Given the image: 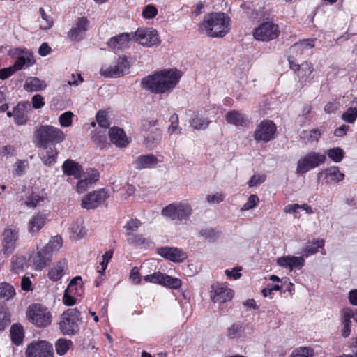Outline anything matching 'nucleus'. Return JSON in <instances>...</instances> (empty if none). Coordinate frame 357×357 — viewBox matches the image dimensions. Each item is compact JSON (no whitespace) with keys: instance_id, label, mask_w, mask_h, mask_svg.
<instances>
[{"instance_id":"obj_1","label":"nucleus","mask_w":357,"mask_h":357,"mask_svg":"<svg viewBox=\"0 0 357 357\" xmlns=\"http://www.w3.org/2000/svg\"><path fill=\"white\" fill-rule=\"evenodd\" d=\"M181 77V73L176 69L163 70L144 77L143 87L151 93L162 94L169 93L175 88Z\"/></svg>"},{"instance_id":"obj_2","label":"nucleus","mask_w":357,"mask_h":357,"mask_svg":"<svg viewBox=\"0 0 357 357\" xmlns=\"http://www.w3.org/2000/svg\"><path fill=\"white\" fill-rule=\"evenodd\" d=\"M230 19L223 13H212L200 24L202 31L210 37L221 38L229 31Z\"/></svg>"},{"instance_id":"obj_3","label":"nucleus","mask_w":357,"mask_h":357,"mask_svg":"<svg viewBox=\"0 0 357 357\" xmlns=\"http://www.w3.org/2000/svg\"><path fill=\"white\" fill-rule=\"evenodd\" d=\"M65 134L59 128L50 125H40L33 132V140L36 147L47 149L48 145H56L63 142Z\"/></svg>"},{"instance_id":"obj_4","label":"nucleus","mask_w":357,"mask_h":357,"mask_svg":"<svg viewBox=\"0 0 357 357\" xmlns=\"http://www.w3.org/2000/svg\"><path fill=\"white\" fill-rule=\"evenodd\" d=\"M80 321L79 311L75 308L68 309L61 316L59 329L63 335H75L79 331Z\"/></svg>"},{"instance_id":"obj_5","label":"nucleus","mask_w":357,"mask_h":357,"mask_svg":"<svg viewBox=\"0 0 357 357\" xmlns=\"http://www.w3.org/2000/svg\"><path fill=\"white\" fill-rule=\"evenodd\" d=\"M326 157L319 152L310 151L301 157L297 162L296 174L303 175L310 169L324 164Z\"/></svg>"},{"instance_id":"obj_6","label":"nucleus","mask_w":357,"mask_h":357,"mask_svg":"<svg viewBox=\"0 0 357 357\" xmlns=\"http://www.w3.org/2000/svg\"><path fill=\"white\" fill-rule=\"evenodd\" d=\"M130 63L126 56L119 57L110 65H104L100 70V73L105 77H120L128 74Z\"/></svg>"},{"instance_id":"obj_7","label":"nucleus","mask_w":357,"mask_h":357,"mask_svg":"<svg viewBox=\"0 0 357 357\" xmlns=\"http://www.w3.org/2000/svg\"><path fill=\"white\" fill-rule=\"evenodd\" d=\"M27 314L31 321L37 327H47L52 322L50 312L40 304H33L29 306Z\"/></svg>"},{"instance_id":"obj_8","label":"nucleus","mask_w":357,"mask_h":357,"mask_svg":"<svg viewBox=\"0 0 357 357\" xmlns=\"http://www.w3.org/2000/svg\"><path fill=\"white\" fill-rule=\"evenodd\" d=\"M192 212V207L187 203L169 204L162 211V215L171 220H182L188 218Z\"/></svg>"},{"instance_id":"obj_9","label":"nucleus","mask_w":357,"mask_h":357,"mask_svg":"<svg viewBox=\"0 0 357 357\" xmlns=\"http://www.w3.org/2000/svg\"><path fill=\"white\" fill-rule=\"evenodd\" d=\"M131 35L134 41L144 47L158 45L160 43L157 31L153 28H138Z\"/></svg>"},{"instance_id":"obj_10","label":"nucleus","mask_w":357,"mask_h":357,"mask_svg":"<svg viewBox=\"0 0 357 357\" xmlns=\"http://www.w3.org/2000/svg\"><path fill=\"white\" fill-rule=\"evenodd\" d=\"M10 55L16 59L13 66L17 71L28 68L35 63L33 54L29 50L14 48L10 51Z\"/></svg>"},{"instance_id":"obj_11","label":"nucleus","mask_w":357,"mask_h":357,"mask_svg":"<svg viewBox=\"0 0 357 357\" xmlns=\"http://www.w3.org/2000/svg\"><path fill=\"white\" fill-rule=\"evenodd\" d=\"M253 36L257 40L268 41L279 36L278 26L273 22H266L255 28Z\"/></svg>"},{"instance_id":"obj_12","label":"nucleus","mask_w":357,"mask_h":357,"mask_svg":"<svg viewBox=\"0 0 357 357\" xmlns=\"http://www.w3.org/2000/svg\"><path fill=\"white\" fill-rule=\"evenodd\" d=\"M26 357H54L52 345L46 341L29 344L26 350Z\"/></svg>"},{"instance_id":"obj_13","label":"nucleus","mask_w":357,"mask_h":357,"mask_svg":"<svg viewBox=\"0 0 357 357\" xmlns=\"http://www.w3.org/2000/svg\"><path fill=\"white\" fill-rule=\"evenodd\" d=\"M276 132V126L271 120H264L257 126L254 133L256 141L268 142L271 141Z\"/></svg>"},{"instance_id":"obj_14","label":"nucleus","mask_w":357,"mask_h":357,"mask_svg":"<svg viewBox=\"0 0 357 357\" xmlns=\"http://www.w3.org/2000/svg\"><path fill=\"white\" fill-rule=\"evenodd\" d=\"M109 194L105 188L95 190L82 199V206L86 209H93L102 204L108 197Z\"/></svg>"},{"instance_id":"obj_15","label":"nucleus","mask_w":357,"mask_h":357,"mask_svg":"<svg viewBox=\"0 0 357 357\" xmlns=\"http://www.w3.org/2000/svg\"><path fill=\"white\" fill-rule=\"evenodd\" d=\"M233 291L225 284H214L211 287L210 298L213 303H223L233 298Z\"/></svg>"},{"instance_id":"obj_16","label":"nucleus","mask_w":357,"mask_h":357,"mask_svg":"<svg viewBox=\"0 0 357 357\" xmlns=\"http://www.w3.org/2000/svg\"><path fill=\"white\" fill-rule=\"evenodd\" d=\"M89 25V21L87 17H79L76 21L75 26L72 27L68 32V38L71 41L81 40L84 37Z\"/></svg>"},{"instance_id":"obj_17","label":"nucleus","mask_w":357,"mask_h":357,"mask_svg":"<svg viewBox=\"0 0 357 357\" xmlns=\"http://www.w3.org/2000/svg\"><path fill=\"white\" fill-rule=\"evenodd\" d=\"M290 68L294 71H297V76L301 82H306L312 79L311 75L314 70L313 66L310 63L305 62L301 65L295 63L291 58L288 59Z\"/></svg>"},{"instance_id":"obj_18","label":"nucleus","mask_w":357,"mask_h":357,"mask_svg":"<svg viewBox=\"0 0 357 357\" xmlns=\"http://www.w3.org/2000/svg\"><path fill=\"white\" fill-rule=\"evenodd\" d=\"M31 109L29 102H19L13 109V117L16 124L24 125L29 119V112Z\"/></svg>"},{"instance_id":"obj_19","label":"nucleus","mask_w":357,"mask_h":357,"mask_svg":"<svg viewBox=\"0 0 357 357\" xmlns=\"http://www.w3.org/2000/svg\"><path fill=\"white\" fill-rule=\"evenodd\" d=\"M158 253L161 257L176 263L181 262L187 257L186 254L177 248L162 247L158 249Z\"/></svg>"},{"instance_id":"obj_20","label":"nucleus","mask_w":357,"mask_h":357,"mask_svg":"<svg viewBox=\"0 0 357 357\" xmlns=\"http://www.w3.org/2000/svg\"><path fill=\"white\" fill-rule=\"evenodd\" d=\"M18 229L15 227H8L5 229L3 236V250L5 252H11L14 245L18 239Z\"/></svg>"},{"instance_id":"obj_21","label":"nucleus","mask_w":357,"mask_h":357,"mask_svg":"<svg viewBox=\"0 0 357 357\" xmlns=\"http://www.w3.org/2000/svg\"><path fill=\"white\" fill-rule=\"evenodd\" d=\"M277 264L282 267L292 271L294 268L301 269L305 265L303 257L283 256L278 258Z\"/></svg>"},{"instance_id":"obj_22","label":"nucleus","mask_w":357,"mask_h":357,"mask_svg":"<svg viewBox=\"0 0 357 357\" xmlns=\"http://www.w3.org/2000/svg\"><path fill=\"white\" fill-rule=\"evenodd\" d=\"M52 257L43 248L33 254L31 258L33 268L35 271H41L51 261Z\"/></svg>"},{"instance_id":"obj_23","label":"nucleus","mask_w":357,"mask_h":357,"mask_svg":"<svg viewBox=\"0 0 357 357\" xmlns=\"http://www.w3.org/2000/svg\"><path fill=\"white\" fill-rule=\"evenodd\" d=\"M132 164L134 167L139 170L153 168L158 164V159L153 155H142L136 158Z\"/></svg>"},{"instance_id":"obj_24","label":"nucleus","mask_w":357,"mask_h":357,"mask_svg":"<svg viewBox=\"0 0 357 357\" xmlns=\"http://www.w3.org/2000/svg\"><path fill=\"white\" fill-rule=\"evenodd\" d=\"M67 266V261L66 259H63L53 264L49 271L48 278L52 281H58L65 274Z\"/></svg>"},{"instance_id":"obj_25","label":"nucleus","mask_w":357,"mask_h":357,"mask_svg":"<svg viewBox=\"0 0 357 357\" xmlns=\"http://www.w3.org/2000/svg\"><path fill=\"white\" fill-rule=\"evenodd\" d=\"M109 138L112 143L119 147H125L128 144V140L123 129L112 128L109 130Z\"/></svg>"},{"instance_id":"obj_26","label":"nucleus","mask_w":357,"mask_h":357,"mask_svg":"<svg viewBox=\"0 0 357 357\" xmlns=\"http://www.w3.org/2000/svg\"><path fill=\"white\" fill-rule=\"evenodd\" d=\"M130 35L128 33H121L114 36L108 41L107 45L114 50H123L128 47L130 40Z\"/></svg>"},{"instance_id":"obj_27","label":"nucleus","mask_w":357,"mask_h":357,"mask_svg":"<svg viewBox=\"0 0 357 357\" xmlns=\"http://www.w3.org/2000/svg\"><path fill=\"white\" fill-rule=\"evenodd\" d=\"M62 170L64 174L78 178L81 176L82 168L77 162L68 159L63 162Z\"/></svg>"},{"instance_id":"obj_28","label":"nucleus","mask_w":357,"mask_h":357,"mask_svg":"<svg viewBox=\"0 0 357 357\" xmlns=\"http://www.w3.org/2000/svg\"><path fill=\"white\" fill-rule=\"evenodd\" d=\"M47 218L45 215L37 214L33 215L29 220L28 230L29 233L35 234L41 229L45 224Z\"/></svg>"},{"instance_id":"obj_29","label":"nucleus","mask_w":357,"mask_h":357,"mask_svg":"<svg viewBox=\"0 0 357 357\" xmlns=\"http://www.w3.org/2000/svg\"><path fill=\"white\" fill-rule=\"evenodd\" d=\"M58 151L54 147H50L40 153L43 164L46 166H52L56 162Z\"/></svg>"},{"instance_id":"obj_30","label":"nucleus","mask_w":357,"mask_h":357,"mask_svg":"<svg viewBox=\"0 0 357 357\" xmlns=\"http://www.w3.org/2000/svg\"><path fill=\"white\" fill-rule=\"evenodd\" d=\"M46 87L45 81L38 77H28L24 83V89L27 91H39Z\"/></svg>"},{"instance_id":"obj_31","label":"nucleus","mask_w":357,"mask_h":357,"mask_svg":"<svg viewBox=\"0 0 357 357\" xmlns=\"http://www.w3.org/2000/svg\"><path fill=\"white\" fill-rule=\"evenodd\" d=\"M225 119L228 123L233 124L236 126H242L248 121L244 115L236 110L228 112L225 115Z\"/></svg>"},{"instance_id":"obj_32","label":"nucleus","mask_w":357,"mask_h":357,"mask_svg":"<svg viewBox=\"0 0 357 357\" xmlns=\"http://www.w3.org/2000/svg\"><path fill=\"white\" fill-rule=\"evenodd\" d=\"M326 178H329L330 181L338 183L344 178V174L340 171L338 167L331 166L324 170Z\"/></svg>"},{"instance_id":"obj_33","label":"nucleus","mask_w":357,"mask_h":357,"mask_svg":"<svg viewBox=\"0 0 357 357\" xmlns=\"http://www.w3.org/2000/svg\"><path fill=\"white\" fill-rule=\"evenodd\" d=\"M189 123L190 126L195 130H204L208 126L210 121L199 113H195Z\"/></svg>"},{"instance_id":"obj_34","label":"nucleus","mask_w":357,"mask_h":357,"mask_svg":"<svg viewBox=\"0 0 357 357\" xmlns=\"http://www.w3.org/2000/svg\"><path fill=\"white\" fill-rule=\"evenodd\" d=\"M62 247V238L60 236L52 237L49 243L43 249L52 257Z\"/></svg>"},{"instance_id":"obj_35","label":"nucleus","mask_w":357,"mask_h":357,"mask_svg":"<svg viewBox=\"0 0 357 357\" xmlns=\"http://www.w3.org/2000/svg\"><path fill=\"white\" fill-rule=\"evenodd\" d=\"M10 331L12 342L16 345L21 344L24 337L23 327L20 324H14Z\"/></svg>"},{"instance_id":"obj_36","label":"nucleus","mask_w":357,"mask_h":357,"mask_svg":"<svg viewBox=\"0 0 357 357\" xmlns=\"http://www.w3.org/2000/svg\"><path fill=\"white\" fill-rule=\"evenodd\" d=\"M324 241L323 240H317L307 243L303 251V256L307 257L311 255H314L318 252V249L323 248Z\"/></svg>"},{"instance_id":"obj_37","label":"nucleus","mask_w":357,"mask_h":357,"mask_svg":"<svg viewBox=\"0 0 357 357\" xmlns=\"http://www.w3.org/2000/svg\"><path fill=\"white\" fill-rule=\"evenodd\" d=\"M66 291L71 294L80 296L82 292V282L80 276H76L69 283Z\"/></svg>"},{"instance_id":"obj_38","label":"nucleus","mask_w":357,"mask_h":357,"mask_svg":"<svg viewBox=\"0 0 357 357\" xmlns=\"http://www.w3.org/2000/svg\"><path fill=\"white\" fill-rule=\"evenodd\" d=\"M15 295V291L13 286L6 282L0 284V298L8 301Z\"/></svg>"},{"instance_id":"obj_39","label":"nucleus","mask_w":357,"mask_h":357,"mask_svg":"<svg viewBox=\"0 0 357 357\" xmlns=\"http://www.w3.org/2000/svg\"><path fill=\"white\" fill-rule=\"evenodd\" d=\"M314 45L312 40H304L300 43H296L289 50L292 53L299 52L300 54H303L304 50L311 49L314 47Z\"/></svg>"},{"instance_id":"obj_40","label":"nucleus","mask_w":357,"mask_h":357,"mask_svg":"<svg viewBox=\"0 0 357 357\" xmlns=\"http://www.w3.org/2000/svg\"><path fill=\"white\" fill-rule=\"evenodd\" d=\"M73 342L71 340L60 338L55 343V348L56 354L63 356L64 355L72 346Z\"/></svg>"},{"instance_id":"obj_41","label":"nucleus","mask_w":357,"mask_h":357,"mask_svg":"<svg viewBox=\"0 0 357 357\" xmlns=\"http://www.w3.org/2000/svg\"><path fill=\"white\" fill-rule=\"evenodd\" d=\"M26 264V259L23 256H14L12 258L11 268L15 273L22 271Z\"/></svg>"},{"instance_id":"obj_42","label":"nucleus","mask_w":357,"mask_h":357,"mask_svg":"<svg viewBox=\"0 0 357 357\" xmlns=\"http://www.w3.org/2000/svg\"><path fill=\"white\" fill-rule=\"evenodd\" d=\"M327 155L333 162H340L344 157V151L340 147L332 148L328 150Z\"/></svg>"},{"instance_id":"obj_43","label":"nucleus","mask_w":357,"mask_h":357,"mask_svg":"<svg viewBox=\"0 0 357 357\" xmlns=\"http://www.w3.org/2000/svg\"><path fill=\"white\" fill-rule=\"evenodd\" d=\"M44 201V197L36 194H31L22 203V204H24L28 208H34L36 207L41 202Z\"/></svg>"},{"instance_id":"obj_44","label":"nucleus","mask_w":357,"mask_h":357,"mask_svg":"<svg viewBox=\"0 0 357 357\" xmlns=\"http://www.w3.org/2000/svg\"><path fill=\"white\" fill-rule=\"evenodd\" d=\"M161 284L172 289H178L181 286V281L176 278L164 274Z\"/></svg>"},{"instance_id":"obj_45","label":"nucleus","mask_w":357,"mask_h":357,"mask_svg":"<svg viewBox=\"0 0 357 357\" xmlns=\"http://www.w3.org/2000/svg\"><path fill=\"white\" fill-rule=\"evenodd\" d=\"M314 350L310 347H300L294 350L289 357H313Z\"/></svg>"},{"instance_id":"obj_46","label":"nucleus","mask_w":357,"mask_h":357,"mask_svg":"<svg viewBox=\"0 0 357 357\" xmlns=\"http://www.w3.org/2000/svg\"><path fill=\"white\" fill-rule=\"evenodd\" d=\"M243 332V327L241 324H233L227 329V335L231 338L239 337Z\"/></svg>"},{"instance_id":"obj_47","label":"nucleus","mask_w":357,"mask_h":357,"mask_svg":"<svg viewBox=\"0 0 357 357\" xmlns=\"http://www.w3.org/2000/svg\"><path fill=\"white\" fill-rule=\"evenodd\" d=\"M9 324L10 318L7 308L3 305H0V330H5Z\"/></svg>"},{"instance_id":"obj_48","label":"nucleus","mask_w":357,"mask_h":357,"mask_svg":"<svg viewBox=\"0 0 357 357\" xmlns=\"http://www.w3.org/2000/svg\"><path fill=\"white\" fill-rule=\"evenodd\" d=\"M39 13L43 20V22L40 24V29L44 30L50 29L53 24V20L52 17L45 12V10L43 8L39 9Z\"/></svg>"},{"instance_id":"obj_49","label":"nucleus","mask_w":357,"mask_h":357,"mask_svg":"<svg viewBox=\"0 0 357 357\" xmlns=\"http://www.w3.org/2000/svg\"><path fill=\"white\" fill-rule=\"evenodd\" d=\"M28 166V162L26 160H18L13 165V173L15 176H22Z\"/></svg>"},{"instance_id":"obj_50","label":"nucleus","mask_w":357,"mask_h":357,"mask_svg":"<svg viewBox=\"0 0 357 357\" xmlns=\"http://www.w3.org/2000/svg\"><path fill=\"white\" fill-rule=\"evenodd\" d=\"M70 229L73 237L76 238H82L86 234L84 227L79 223L73 224Z\"/></svg>"},{"instance_id":"obj_51","label":"nucleus","mask_w":357,"mask_h":357,"mask_svg":"<svg viewBox=\"0 0 357 357\" xmlns=\"http://www.w3.org/2000/svg\"><path fill=\"white\" fill-rule=\"evenodd\" d=\"M74 116L72 112H66L59 117V121L62 127H69L72 125V119Z\"/></svg>"},{"instance_id":"obj_52","label":"nucleus","mask_w":357,"mask_h":357,"mask_svg":"<svg viewBox=\"0 0 357 357\" xmlns=\"http://www.w3.org/2000/svg\"><path fill=\"white\" fill-rule=\"evenodd\" d=\"M356 118L357 112H355L354 109H353L351 106H350L342 115V119L349 123H354Z\"/></svg>"},{"instance_id":"obj_53","label":"nucleus","mask_w":357,"mask_h":357,"mask_svg":"<svg viewBox=\"0 0 357 357\" xmlns=\"http://www.w3.org/2000/svg\"><path fill=\"white\" fill-rule=\"evenodd\" d=\"M158 14V10L155 6L149 4L146 5L142 10V16L145 19H152Z\"/></svg>"},{"instance_id":"obj_54","label":"nucleus","mask_w":357,"mask_h":357,"mask_svg":"<svg viewBox=\"0 0 357 357\" xmlns=\"http://www.w3.org/2000/svg\"><path fill=\"white\" fill-rule=\"evenodd\" d=\"M164 278V274L160 272L154 273L153 274L147 275L144 277V280L147 282L155 283V284H162V278Z\"/></svg>"},{"instance_id":"obj_55","label":"nucleus","mask_w":357,"mask_h":357,"mask_svg":"<svg viewBox=\"0 0 357 357\" xmlns=\"http://www.w3.org/2000/svg\"><path fill=\"white\" fill-rule=\"evenodd\" d=\"M96 121L98 125L102 128L106 129L109 126V123L105 112L100 111L97 113Z\"/></svg>"},{"instance_id":"obj_56","label":"nucleus","mask_w":357,"mask_h":357,"mask_svg":"<svg viewBox=\"0 0 357 357\" xmlns=\"http://www.w3.org/2000/svg\"><path fill=\"white\" fill-rule=\"evenodd\" d=\"M259 202V199L256 195H251L249 196L247 202L243 206L242 210H243V211L250 210V209L255 208Z\"/></svg>"},{"instance_id":"obj_57","label":"nucleus","mask_w":357,"mask_h":357,"mask_svg":"<svg viewBox=\"0 0 357 357\" xmlns=\"http://www.w3.org/2000/svg\"><path fill=\"white\" fill-rule=\"evenodd\" d=\"M266 180V176L265 175H253L250 179L249 180L248 184V186L252 188L255 186H257L262 183H264Z\"/></svg>"},{"instance_id":"obj_58","label":"nucleus","mask_w":357,"mask_h":357,"mask_svg":"<svg viewBox=\"0 0 357 357\" xmlns=\"http://www.w3.org/2000/svg\"><path fill=\"white\" fill-rule=\"evenodd\" d=\"M128 243L130 245H140L145 242V239L141 236L138 234H128Z\"/></svg>"},{"instance_id":"obj_59","label":"nucleus","mask_w":357,"mask_h":357,"mask_svg":"<svg viewBox=\"0 0 357 357\" xmlns=\"http://www.w3.org/2000/svg\"><path fill=\"white\" fill-rule=\"evenodd\" d=\"M171 125L169 127V132L170 134H173L177 130L181 131V128L178 126V116L176 114H173L170 117Z\"/></svg>"},{"instance_id":"obj_60","label":"nucleus","mask_w":357,"mask_h":357,"mask_svg":"<svg viewBox=\"0 0 357 357\" xmlns=\"http://www.w3.org/2000/svg\"><path fill=\"white\" fill-rule=\"evenodd\" d=\"M113 256V252L112 250H108L107 251L102 257V261L100 262V265L101 266V270H98V271L99 273L103 272L107 266V264L109 261L112 259Z\"/></svg>"},{"instance_id":"obj_61","label":"nucleus","mask_w":357,"mask_h":357,"mask_svg":"<svg viewBox=\"0 0 357 357\" xmlns=\"http://www.w3.org/2000/svg\"><path fill=\"white\" fill-rule=\"evenodd\" d=\"M85 178L91 183H96L99 179V173L97 170L90 169L86 172Z\"/></svg>"},{"instance_id":"obj_62","label":"nucleus","mask_w":357,"mask_h":357,"mask_svg":"<svg viewBox=\"0 0 357 357\" xmlns=\"http://www.w3.org/2000/svg\"><path fill=\"white\" fill-rule=\"evenodd\" d=\"M16 71L13 66L2 68L0 70V79L2 80L6 79L13 75Z\"/></svg>"},{"instance_id":"obj_63","label":"nucleus","mask_w":357,"mask_h":357,"mask_svg":"<svg viewBox=\"0 0 357 357\" xmlns=\"http://www.w3.org/2000/svg\"><path fill=\"white\" fill-rule=\"evenodd\" d=\"M92 185L86 178L81 179L77 185V190L79 193L84 192Z\"/></svg>"},{"instance_id":"obj_64","label":"nucleus","mask_w":357,"mask_h":357,"mask_svg":"<svg viewBox=\"0 0 357 357\" xmlns=\"http://www.w3.org/2000/svg\"><path fill=\"white\" fill-rule=\"evenodd\" d=\"M45 105L43 98L40 94H36L32 98V105L35 109H40Z\"/></svg>"}]
</instances>
